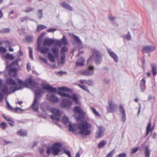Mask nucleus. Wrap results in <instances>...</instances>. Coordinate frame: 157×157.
Instances as JSON below:
<instances>
[{"label":"nucleus","instance_id":"nucleus-40","mask_svg":"<svg viewBox=\"0 0 157 157\" xmlns=\"http://www.w3.org/2000/svg\"><path fill=\"white\" fill-rule=\"evenodd\" d=\"M29 55L30 58L32 60H33V48L31 47L29 48Z\"/></svg>","mask_w":157,"mask_h":157},{"label":"nucleus","instance_id":"nucleus-61","mask_svg":"<svg viewBox=\"0 0 157 157\" xmlns=\"http://www.w3.org/2000/svg\"><path fill=\"white\" fill-rule=\"evenodd\" d=\"M140 88L142 92H143L145 90V86H140Z\"/></svg>","mask_w":157,"mask_h":157},{"label":"nucleus","instance_id":"nucleus-54","mask_svg":"<svg viewBox=\"0 0 157 157\" xmlns=\"http://www.w3.org/2000/svg\"><path fill=\"white\" fill-rule=\"evenodd\" d=\"M58 46H60L62 45L61 40H55V43Z\"/></svg>","mask_w":157,"mask_h":157},{"label":"nucleus","instance_id":"nucleus-35","mask_svg":"<svg viewBox=\"0 0 157 157\" xmlns=\"http://www.w3.org/2000/svg\"><path fill=\"white\" fill-rule=\"evenodd\" d=\"M10 30L9 28H4L0 30V33H9L10 32Z\"/></svg>","mask_w":157,"mask_h":157},{"label":"nucleus","instance_id":"nucleus-57","mask_svg":"<svg viewBox=\"0 0 157 157\" xmlns=\"http://www.w3.org/2000/svg\"><path fill=\"white\" fill-rule=\"evenodd\" d=\"M126 154L124 153H122L119 154L117 157H126Z\"/></svg>","mask_w":157,"mask_h":157},{"label":"nucleus","instance_id":"nucleus-60","mask_svg":"<svg viewBox=\"0 0 157 157\" xmlns=\"http://www.w3.org/2000/svg\"><path fill=\"white\" fill-rule=\"evenodd\" d=\"M28 17H22L21 19V22H23L24 21H27L28 20Z\"/></svg>","mask_w":157,"mask_h":157},{"label":"nucleus","instance_id":"nucleus-28","mask_svg":"<svg viewBox=\"0 0 157 157\" xmlns=\"http://www.w3.org/2000/svg\"><path fill=\"white\" fill-rule=\"evenodd\" d=\"M58 93L62 97H64L71 98V96L69 94L64 92L59 91L58 92Z\"/></svg>","mask_w":157,"mask_h":157},{"label":"nucleus","instance_id":"nucleus-23","mask_svg":"<svg viewBox=\"0 0 157 157\" xmlns=\"http://www.w3.org/2000/svg\"><path fill=\"white\" fill-rule=\"evenodd\" d=\"M6 83L8 85L16 86L17 84L15 80L11 78H9L6 80Z\"/></svg>","mask_w":157,"mask_h":157},{"label":"nucleus","instance_id":"nucleus-17","mask_svg":"<svg viewBox=\"0 0 157 157\" xmlns=\"http://www.w3.org/2000/svg\"><path fill=\"white\" fill-rule=\"evenodd\" d=\"M119 110L120 112L121 113V121L123 122H125L126 120V115L125 110L122 105H120Z\"/></svg>","mask_w":157,"mask_h":157},{"label":"nucleus","instance_id":"nucleus-9","mask_svg":"<svg viewBox=\"0 0 157 157\" xmlns=\"http://www.w3.org/2000/svg\"><path fill=\"white\" fill-rule=\"evenodd\" d=\"M51 112L53 115L50 116L51 118L53 121H59L60 117L62 115V113L58 109H52Z\"/></svg>","mask_w":157,"mask_h":157},{"label":"nucleus","instance_id":"nucleus-30","mask_svg":"<svg viewBox=\"0 0 157 157\" xmlns=\"http://www.w3.org/2000/svg\"><path fill=\"white\" fill-rule=\"evenodd\" d=\"M5 58L10 60H13L14 58V57L13 55L10 54L9 53H7L5 55Z\"/></svg>","mask_w":157,"mask_h":157},{"label":"nucleus","instance_id":"nucleus-5","mask_svg":"<svg viewBox=\"0 0 157 157\" xmlns=\"http://www.w3.org/2000/svg\"><path fill=\"white\" fill-rule=\"evenodd\" d=\"M17 82L19 85L22 86H26L28 85L33 87L37 88L38 85L37 83L31 78L28 79L25 82H23L20 79H18L17 81Z\"/></svg>","mask_w":157,"mask_h":157},{"label":"nucleus","instance_id":"nucleus-8","mask_svg":"<svg viewBox=\"0 0 157 157\" xmlns=\"http://www.w3.org/2000/svg\"><path fill=\"white\" fill-rule=\"evenodd\" d=\"M117 107V105L113 100H109L108 102V106L106 107L107 112L113 113L115 112Z\"/></svg>","mask_w":157,"mask_h":157},{"label":"nucleus","instance_id":"nucleus-11","mask_svg":"<svg viewBox=\"0 0 157 157\" xmlns=\"http://www.w3.org/2000/svg\"><path fill=\"white\" fill-rule=\"evenodd\" d=\"M94 69L93 66H89L87 69L82 71L80 73L81 74L86 76L91 75L94 73Z\"/></svg>","mask_w":157,"mask_h":157},{"label":"nucleus","instance_id":"nucleus-32","mask_svg":"<svg viewBox=\"0 0 157 157\" xmlns=\"http://www.w3.org/2000/svg\"><path fill=\"white\" fill-rule=\"evenodd\" d=\"M18 135L22 136H26L27 135V133L26 131H23V130H21L17 132Z\"/></svg>","mask_w":157,"mask_h":157},{"label":"nucleus","instance_id":"nucleus-47","mask_svg":"<svg viewBox=\"0 0 157 157\" xmlns=\"http://www.w3.org/2000/svg\"><path fill=\"white\" fill-rule=\"evenodd\" d=\"M69 130L72 132H74L75 130L74 128L72 125L71 124H70L69 125Z\"/></svg>","mask_w":157,"mask_h":157},{"label":"nucleus","instance_id":"nucleus-64","mask_svg":"<svg viewBox=\"0 0 157 157\" xmlns=\"http://www.w3.org/2000/svg\"><path fill=\"white\" fill-rule=\"evenodd\" d=\"M7 106L10 110H12L13 109V108L10 106L8 101L7 102Z\"/></svg>","mask_w":157,"mask_h":157},{"label":"nucleus","instance_id":"nucleus-31","mask_svg":"<svg viewBox=\"0 0 157 157\" xmlns=\"http://www.w3.org/2000/svg\"><path fill=\"white\" fill-rule=\"evenodd\" d=\"M70 98L72 99L76 104L78 103V99L75 94H73L72 96H71V98Z\"/></svg>","mask_w":157,"mask_h":157},{"label":"nucleus","instance_id":"nucleus-62","mask_svg":"<svg viewBox=\"0 0 157 157\" xmlns=\"http://www.w3.org/2000/svg\"><path fill=\"white\" fill-rule=\"evenodd\" d=\"M27 69L28 71L31 70V66L29 63H28L27 65Z\"/></svg>","mask_w":157,"mask_h":157},{"label":"nucleus","instance_id":"nucleus-38","mask_svg":"<svg viewBox=\"0 0 157 157\" xmlns=\"http://www.w3.org/2000/svg\"><path fill=\"white\" fill-rule=\"evenodd\" d=\"M67 51V48L66 47H63L62 48L60 52V55H65V52Z\"/></svg>","mask_w":157,"mask_h":157},{"label":"nucleus","instance_id":"nucleus-59","mask_svg":"<svg viewBox=\"0 0 157 157\" xmlns=\"http://www.w3.org/2000/svg\"><path fill=\"white\" fill-rule=\"evenodd\" d=\"M3 117L6 121L9 122L11 121L12 120L11 118L9 117H7L5 116H3Z\"/></svg>","mask_w":157,"mask_h":157},{"label":"nucleus","instance_id":"nucleus-41","mask_svg":"<svg viewBox=\"0 0 157 157\" xmlns=\"http://www.w3.org/2000/svg\"><path fill=\"white\" fill-rule=\"evenodd\" d=\"M46 27L42 25H39L37 27V30L38 32H40L42 30L46 28Z\"/></svg>","mask_w":157,"mask_h":157},{"label":"nucleus","instance_id":"nucleus-56","mask_svg":"<svg viewBox=\"0 0 157 157\" xmlns=\"http://www.w3.org/2000/svg\"><path fill=\"white\" fill-rule=\"evenodd\" d=\"M6 51V49L2 47H0V52L2 53H5Z\"/></svg>","mask_w":157,"mask_h":157},{"label":"nucleus","instance_id":"nucleus-4","mask_svg":"<svg viewBox=\"0 0 157 157\" xmlns=\"http://www.w3.org/2000/svg\"><path fill=\"white\" fill-rule=\"evenodd\" d=\"M62 146V144L59 143H56L53 144L51 148L48 147L47 151V153L48 155H50L51 151L52 150V154L54 155H58L60 151V148Z\"/></svg>","mask_w":157,"mask_h":157},{"label":"nucleus","instance_id":"nucleus-49","mask_svg":"<svg viewBox=\"0 0 157 157\" xmlns=\"http://www.w3.org/2000/svg\"><path fill=\"white\" fill-rule=\"evenodd\" d=\"M115 153V150H113L111 151L107 155L106 157H112L113 154Z\"/></svg>","mask_w":157,"mask_h":157},{"label":"nucleus","instance_id":"nucleus-13","mask_svg":"<svg viewBox=\"0 0 157 157\" xmlns=\"http://www.w3.org/2000/svg\"><path fill=\"white\" fill-rule=\"evenodd\" d=\"M156 49L155 46L153 45H147L144 46L142 48V52L147 53L153 52Z\"/></svg>","mask_w":157,"mask_h":157},{"label":"nucleus","instance_id":"nucleus-12","mask_svg":"<svg viewBox=\"0 0 157 157\" xmlns=\"http://www.w3.org/2000/svg\"><path fill=\"white\" fill-rule=\"evenodd\" d=\"M94 58V60L97 64H99L101 61V55L99 52L97 50H94L93 55Z\"/></svg>","mask_w":157,"mask_h":157},{"label":"nucleus","instance_id":"nucleus-63","mask_svg":"<svg viewBox=\"0 0 157 157\" xmlns=\"http://www.w3.org/2000/svg\"><path fill=\"white\" fill-rule=\"evenodd\" d=\"M93 83V81L92 80H90L87 81V84L88 86H91Z\"/></svg>","mask_w":157,"mask_h":157},{"label":"nucleus","instance_id":"nucleus-45","mask_svg":"<svg viewBox=\"0 0 157 157\" xmlns=\"http://www.w3.org/2000/svg\"><path fill=\"white\" fill-rule=\"evenodd\" d=\"M60 57L61 58V63L62 64L64 63L66 61L65 55H60Z\"/></svg>","mask_w":157,"mask_h":157},{"label":"nucleus","instance_id":"nucleus-14","mask_svg":"<svg viewBox=\"0 0 157 157\" xmlns=\"http://www.w3.org/2000/svg\"><path fill=\"white\" fill-rule=\"evenodd\" d=\"M105 129L102 126L98 127V130L96 132V138H100L104 135V133L105 131Z\"/></svg>","mask_w":157,"mask_h":157},{"label":"nucleus","instance_id":"nucleus-6","mask_svg":"<svg viewBox=\"0 0 157 157\" xmlns=\"http://www.w3.org/2000/svg\"><path fill=\"white\" fill-rule=\"evenodd\" d=\"M51 51L54 56L50 52L48 53L47 56L51 62L54 63L55 62V57L58 58L59 57V49L56 47H53L52 48Z\"/></svg>","mask_w":157,"mask_h":157},{"label":"nucleus","instance_id":"nucleus-53","mask_svg":"<svg viewBox=\"0 0 157 157\" xmlns=\"http://www.w3.org/2000/svg\"><path fill=\"white\" fill-rule=\"evenodd\" d=\"M33 10V8L32 7H29L26 9L24 11L26 13H29L32 11Z\"/></svg>","mask_w":157,"mask_h":157},{"label":"nucleus","instance_id":"nucleus-43","mask_svg":"<svg viewBox=\"0 0 157 157\" xmlns=\"http://www.w3.org/2000/svg\"><path fill=\"white\" fill-rule=\"evenodd\" d=\"M21 59L19 58L17 59L15 61H14L11 64L12 66L14 65L16 66H18V63L20 61Z\"/></svg>","mask_w":157,"mask_h":157},{"label":"nucleus","instance_id":"nucleus-48","mask_svg":"<svg viewBox=\"0 0 157 157\" xmlns=\"http://www.w3.org/2000/svg\"><path fill=\"white\" fill-rule=\"evenodd\" d=\"M125 38L128 40H130L131 39V36L130 34V33L129 32H128V34L127 35H125L124 36Z\"/></svg>","mask_w":157,"mask_h":157},{"label":"nucleus","instance_id":"nucleus-42","mask_svg":"<svg viewBox=\"0 0 157 157\" xmlns=\"http://www.w3.org/2000/svg\"><path fill=\"white\" fill-rule=\"evenodd\" d=\"M37 15L39 19H40L42 17L43 12L42 10H40L37 11Z\"/></svg>","mask_w":157,"mask_h":157},{"label":"nucleus","instance_id":"nucleus-29","mask_svg":"<svg viewBox=\"0 0 157 157\" xmlns=\"http://www.w3.org/2000/svg\"><path fill=\"white\" fill-rule=\"evenodd\" d=\"M152 67V71L154 75H155L157 73V70L156 69V66L154 63H152L151 65Z\"/></svg>","mask_w":157,"mask_h":157},{"label":"nucleus","instance_id":"nucleus-52","mask_svg":"<svg viewBox=\"0 0 157 157\" xmlns=\"http://www.w3.org/2000/svg\"><path fill=\"white\" fill-rule=\"evenodd\" d=\"M0 125L1 127L3 129H5L6 128V124L5 122L2 123Z\"/></svg>","mask_w":157,"mask_h":157},{"label":"nucleus","instance_id":"nucleus-22","mask_svg":"<svg viewBox=\"0 0 157 157\" xmlns=\"http://www.w3.org/2000/svg\"><path fill=\"white\" fill-rule=\"evenodd\" d=\"M17 69L16 68H11L9 71V75L10 76L14 77L17 75Z\"/></svg>","mask_w":157,"mask_h":157},{"label":"nucleus","instance_id":"nucleus-55","mask_svg":"<svg viewBox=\"0 0 157 157\" xmlns=\"http://www.w3.org/2000/svg\"><path fill=\"white\" fill-rule=\"evenodd\" d=\"M64 152L68 155L69 157H71V153L69 151L65 150L64 151Z\"/></svg>","mask_w":157,"mask_h":157},{"label":"nucleus","instance_id":"nucleus-18","mask_svg":"<svg viewBox=\"0 0 157 157\" xmlns=\"http://www.w3.org/2000/svg\"><path fill=\"white\" fill-rule=\"evenodd\" d=\"M47 99L53 103H57L59 101V99L54 94H48L46 96Z\"/></svg>","mask_w":157,"mask_h":157},{"label":"nucleus","instance_id":"nucleus-34","mask_svg":"<svg viewBox=\"0 0 157 157\" xmlns=\"http://www.w3.org/2000/svg\"><path fill=\"white\" fill-rule=\"evenodd\" d=\"M106 141L103 140L100 142L98 145V147L99 148H101L103 147L106 144Z\"/></svg>","mask_w":157,"mask_h":157},{"label":"nucleus","instance_id":"nucleus-2","mask_svg":"<svg viewBox=\"0 0 157 157\" xmlns=\"http://www.w3.org/2000/svg\"><path fill=\"white\" fill-rule=\"evenodd\" d=\"M20 87H17L13 86H10L9 88L6 85H2L0 89L1 92H0V101H2L4 95H8L13 92L19 90Z\"/></svg>","mask_w":157,"mask_h":157},{"label":"nucleus","instance_id":"nucleus-39","mask_svg":"<svg viewBox=\"0 0 157 157\" xmlns=\"http://www.w3.org/2000/svg\"><path fill=\"white\" fill-rule=\"evenodd\" d=\"M62 43H63V44L65 45H66L68 44V42L64 35H63V37L61 40Z\"/></svg>","mask_w":157,"mask_h":157},{"label":"nucleus","instance_id":"nucleus-25","mask_svg":"<svg viewBox=\"0 0 157 157\" xmlns=\"http://www.w3.org/2000/svg\"><path fill=\"white\" fill-rule=\"evenodd\" d=\"M144 155L145 157H150V151L149 147L147 146H146L145 147Z\"/></svg>","mask_w":157,"mask_h":157},{"label":"nucleus","instance_id":"nucleus-20","mask_svg":"<svg viewBox=\"0 0 157 157\" xmlns=\"http://www.w3.org/2000/svg\"><path fill=\"white\" fill-rule=\"evenodd\" d=\"M151 122L150 120L149 121L147 126L146 128V132L145 136H147L149 134L150 132H152L154 129V127H151Z\"/></svg>","mask_w":157,"mask_h":157},{"label":"nucleus","instance_id":"nucleus-50","mask_svg":"<svg viewBox=\"0 0 157 157\" xmlns=\"http://www.w3.org/2000/svg\"><path fill=\"white\" fill-rule=\"evenodd\" d=\"M139 149V147H137L135 148H133L132 149V151L131 152V153L132 154L136 152Z\"/></svg>","mask_w":157,"mask_h":157},{"label":"nucleus","instance_id":"nucleus-51","mask_svg":"<svg viewBox=\"0 0 157 157\" xmlns=\"http://www.w3.org/2000/svg\"><path fill=\"white\" fill-rule=\"evenodd\" d=\"M146 81L144 79H142L140 81V86H145Z\"/></svg>","mask_w":157,"mask_h":157},{"label":"nucleus","instance_id":"nucleus-16","mask_svg":"<svg viewBox=\"0 0 157 157\" xmlns=\"http://www.w3.org/2000/svg\"><path fill=\"white\" fill-rule=\"evenodd\" d=\"M72 102L70 100L65 98L63 99L61 103V106L64 107H69L71 106Z\"/></svg>","mask_w":157,"mask_h":157},{"label":"nucleus","instance_id":"nucleus-1","mask_svg":"<svg viewBox=\"0 0 157 157\" xmlns=\"http://www.w3.org/2000/svg\"><path fill=\"white\" fill-rule=\"evenodd\" d=\"M77 127L79 130L80 134L85 136H88L91 133L92 125L87 121H82L77 124Z\"/></svg>","mask_w":157,"mask_h":157},{"label":"nucleus","instance_id":"nucleus-27","mask_svg":"<svg viewBox=\"0 0 157 157\" xmlns=\"http://www.w3.org/2000/svg\"><path fill=\"white\" fill-rule=\"evenodd\" d=\"M73 36L75 39V41L77 43V45L79 46V48H81L82 47V43L78 37L73 35Z\"/></svg>","mask_w":157,"mask_h":157},{"label":"nucleus","instance_id":"nucleus-15","mask_svg":"<svg viewBox=\"0 0 157 157\" xmlns=\"http://www.w3.org/2000/svg\"><path fill=\"white\" fill-rule=\"evenodd\" d=\"M41 86L44 89L52 93H55L56 92V88L52 87L49 84H42Z\"/></svg>","mask_w":157,"mask_h":157},{"label":"nucleus","instance_id":"nucleus-7","mask_svg":"<svg viewBox=\"0 0 157 157\" xmlns=\"http://www.w3.org/2000/svg\"><path fill=\"white\" fill-rule=\"evenodd\" d=\"M43 36H40L38 39L37 42V47L38 50L42 53L45 54L48 53L49 51L48 48L45 47H41L40 46L42 42Z\"/></svg>","mask_w":157,"mask_h":157},{"label":"nucleus","instance_id":"nucleus-33","mask_svg":"<svg viewBox=\"0 0 157 157\" xmlns=\"http://www.w3.org/2000/svg\"><path fill=\"white\" fill-rule=\"evenodd\" d=\"M25 40L28 42H32L33 41V37L31 36H27L26 37Z\"/></svg>","mask_w":157,"mask_h":157},{"label":"nucleus","instance_id":"nucleus-36","mask_svg":"<svg viewBox=\"0 0 157 157\" xmlns=\"http://www.w3.org/2000/svg\"><path fill=\"white\" fill-rule=\"evenodd\" d=\"M68 118L66 116H64L62 117L61 120L62 122L64 124H66L67 123L68 121Z\"/></svg>","mask_w":157,"mask_h":157},{"label":"nucleus","instance_id":"nucleus-26","mask_svg":"<svg viewBox=\"0 0 157 157\" xmlns=\"http://www.w3.org/2000/svg\"><path fill=\"white\" fill-rule=\"evenodd\" d=\"M61 5L64 8H65L67 10H69L70 11L73 10L72 7L70 6L69 5L64 3L63 2L61 4Z\"/></svg>","mask_w":157,"mask_h":157},{"label":"nucleus","instance_id":"nucleus-44","mask_svg":"<svg viewBox=\"0 0 157 157\" xmlns=\"http://www.w3.org/2000/svg\"><path fill=\"white\" fill-rule=\"evenodd\" d=\"M78 86L80 87L81 89L84 90H85L88 92V93H90V92L89 90L88 89L87 87L86 86H84L82 85L78 84Z\"/></svg>","mask_w":157,"mask_h":157},{"label":"nucleus","instance_id":"nucleus-24","mask_svg":"<svg viewBox=\"0 0 157 157\" xmlns=\"http://www.w3.org/2000/svg\"><path fill=\"white\" fill-rule=\"evenodd\" d=\"M84 60L82 57H80L76 63V65L78 67L82 66L84 65Z\"/></svg>","mask_w":157,"mask_h":157},{"label":"nucleus","instance_id":"nucleus-46","mask_svg":"<svg viewBox=\"0 0 157 157\" xmlns=\"http://www.w3.org/2000/svg\"><path fill=\"white\" fill-rule=\"evenodd\" d=\"M90 108L92 110L93 112L94 113L95 115H96L98 116V117H100V114L98 112H97L96 110L94 108H93L92 107H91Z\"/></svg>","mask_w":157,"mask_h":157},{"label":"nucleus","instance_id":"nucleus-58","mask_svg":"<svg viewBox=\"0 0 157 157\" xmlns=\"http://www.w3.org/2000/svg\"><path fill=\"white\" fill-rule=\"evenodd\" d=\"M57 30V29L55 28H52L50 29H48L47 30V32H51V33H53L55 31H56Z\"/></svg>","mask_w":157,"mask_h":157},{"label":"nucleus","instance_id":"nucleus-19","mask_svg":"<svg viewBox=\"0 0 157 157\" xmlns=\"http://www.w3.org/2000/svg\"><path fill=\"white\" fill-rule=\"evenodd\" d=\"M55 43V40L52 39H46L44 41L43 45L50 46Z\"/></svg>","mask_w":157,"mask_h":157},{"label":"nucleus","instance_id":"nucleus-10","mask_svg":"<svg viewBox=\"0 0 157 157\" xmlns=\"http://www.w3.org/2000/svg\"><path fill=\"white\" fill-rule=\"evenodd\" d=\"M74 111L75 113L79 114L77 117H76V118L77 120L81 121L84 118L85 113L79 106L75 107L74 109Z\"/></svg>","mask_w":157,"mask_h":157},{"label":"nucleus","instance_id":"nucleus-21","mask_svg":"<svg viewBox=\"0 0 157 157\" xmlns=\"http://www.w3.org/2000/svg\"><path fill=\"white\" fill-rule=\"evenodd\" d=\"M107 50L110 56L116 62H117L118 61V58L116 54L113 52L111 51L110 49H108Z\"/></svg>","mask_w":157,"mask_h":157},{"label":"nucleus","instance_id":"nucleus-3","mask_svg":"<svg viewBox=\"0 0 157 157\" xmlns=\"http://www.w3.org/2000/svg\"><path fill=\"white\" fill-rule=\"evenodd\" d=\"M35 96L32 107L33 110L35 111H37L38 110L39 101L42 96L41 94L43 93L42 90L38 89L35 91Z\"/></svg>","mask_w":157,"mask_h":157},{"label":"nucleus","instance_id":"nucleus-37","mask_svg":"<svg viewBox=\"0 0 157 157\" xmlns=\"http://www.w3.org/2000/svg\"><path fill=\"white\" fill-rule=\"evenodd\" d=\"M59 90L63 91L69 92L70 91V89L66 87H61L59 88Z\"/></svg>","mask_w":157,"mask_h":157}]
</instances>
